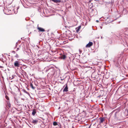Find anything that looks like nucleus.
<instances>
[{
  "instance_id": "2eb2a0df",
  "label": "nucleus",
  "mask_w": 128,
  "mask_h": 128,
  "mask_svg": "<svg viewBox=\"0 0 128 128\" xmlns=\"http://www.w3.org/2000/svg\"><path fill=\"white\" fill-rule=\"evenodd\" d=\"M6 98V99H7V100H8V97H7V98Z\"/></svg>"
},
{
  "instance_id": "f3484780",
  "label": "nucleus",
  "mask_w": 128,
  "mask_h": 128,
  "mask_svg": "<svg viewBox=\"0 0 128 128\" xmlns=\"http://www.w3.org/2000/svg\"><path fill=\"white\" fill-rule=\"evenodd\" d=\"M79 51L80 52V50H79Z\"/></svg>"
},
{
  "instance_id": "dca6fc26",
  "label": "nucleus",
  "mask_w": 128,
  "mask_h": 128,
  "mask_svg": "<svg viewBox=\"0 0 128 128\" xmlns=\"http://www.w3.org/2000/svg\"><path fill=\"white\" fill-rule=\"evenodd\" d=\"M96 21V22H98V20H97Z\"/></svg>"
},
{
  "instance_id": "6e6552de",
  "label": "nucleus",
  "mask_w": 128,
  "mask_h": 128,
  "mask_svg": "<svg viewBox=\"0 0 128 128\" xmlns=\"http://www.w3.org/2000/svg\"><path fill=\"white\" fill-rule=\"evenodd\" d=\"M36 113V110L35 109H34L32 112V114L33 116H34Z\"/></svg>"
},
{
  "instance_id": "20e7f679",
  "label": "nucleus",
  "mask_w": 128,
  "mask_h": 128,
  "mask_svg": "<svg viewBox=\"0 0 128 128\" xmlns=\"http://www.w3.org/2000/svg\"><path fill=\"white\" fill-rule=\"evenodd\" d=\"M66 87L63 90V92H66L68 91V85L67 84H65Z\"/></svg>"
},
{
  "instance_id": "f03ea898",
  "label": "nucleus",
  "mask_w": 128,
  "mask_h": 128,
  "mask_svg": "<svg viewBox=\"0 0 128 128\" xmlns=\"http://www.w3.org/2000/svg\"><path fill=\"white\" fill-rule=\"evenodd\" d=\"M37 28L39 30V31L44 32L45 30L44 28L38 26Z\"/></svg>"
},
{
  "instance_id": "423d86ee",
  "label": "nucleus",
  "mask_w": 128,
  "mask_h": 128,
  "mask_svg": "<svg viewBox=\"0 0 128 128\" xmlns=\"http://www.w3.org/2000/svg\"><path fill=\"white\" fill-rule=\"evenodd\" d=\"M100 123H102L105 120V118H100Z\"/></svg>"
},
{
  "instance_id": "f8f14e48",
  "label": "nucleus",
  "mask_w": 128,
  "mask_h": 128,
  "mask_svg": "<svg viewBox=\"0 0 128 128\" xmlns=\"http://www.w3.org/2000/svg\"><path fill=\"white\" fill-rule=\"evenodd\" d=\"M124 31H128V28H126L124 30Z\"/></svg>"
},
{
  "instance_id": "9b49d317",
  "label": "nucleus",
  "mask_w": 128,
  "mask_h": 128,
  "mask_svg": "<svg viewBox=\"0 0 128 128\" xmlns=\"http://www.w3.org/2000/svg\"><path fill=\"white\" fill-rule=\"evenodd\" d=\"M53 124L54 126H56L57 125V123L56 122H53Z\"/></svg>"
},
{
  "instance_id": "39448f33",
  "label": "nucleus",
  "mask_w": 128,
  "mask_h": 128,
  "mask_svg": "<svg viewBox=\"0 0 128 128\" xmlns=\"http://www.w3.org/2000/svg\"><path fill=\"white\" fill-rule=\"evenodd\" d=\"M31 122L34 124H36L38 122V120H31Z\"/></svg>"
},
{
  "instance_id": "9d476101",
  "label": "nucleus",
  "mask_w": 128,
  "mask_h": 128,
  "mask_svg": "<svg viewBox=\"0 0 128 128\" xmlns=\"http://www.w3.org/2000/svg\"><path fill=\"white\" fill-rule=\"evenodd\" d=\"M81 28V26H78L77 28H76V32H78L79 30H80V29Z\"/></svg>"
},
{
  "instance_id": "7ed1b4c3",
  "label": "nucleus",
  "mask_w": 128,
  "mask_h": 128,
  "mask_svg": "<svg viewBox=\"0 0 128 128\" xmlns=\"http://www.w3.org/2000/svg\"><path fill=\"white\" fill-rule=\"evenodd\" d=\"M14 65L16 67H18L19 66V64L18 61H16L14 62Z\"/></svg>"
},
{
  "instance_id": "f257e3e1",
  "label": "nucleus",
  "mask_w": 128,
  "mask_h": 128,
  "mask_svg": "<svg viewBox=\"0 0 128 128\" xmlns=\"http://www.w3.org/2000/svg\"><path fill=\"white\" fill-rule=\"evenodd\" d=\"M93 44V43L92 42H90L86 46L87 47L89 48L92 46Z\"/></svg>"
},
{
  "instance_id": "ddd939ff",
  "label": "nucleus",
  "mask_w": 128,
  "mask_h": 128,
  "mask_svg": "<svg viewBox=\"0 0 128 128\" xmlns=\"http://www.w3.org/2000/svg\"><path fill=\"white\" fill-rule=\"evenodd\" d=\"M24 92L26 93V94H28V92H27L25 90H24Z\"/></svg>"
},
{
  "instance_id": "4468645a",
  "label": "nucleus",
  "mask_w": 128,
  "mask_h": 128,
  "mask_svg": "<svg viewBox=\"0 0 128 128\" xmlns=\"http://www.w3.org/2000/svg\"><path fill=\"white\" fill-rule=\"evenodd\" d=\"M12 52L13 53H15V52L14 51H12Z\"/></svg>"
},
{
  "instance_id": "0eeeda50",
  "label": "nucleus",
  "mask_w": 128,
  "mask_h": 128,
  "mask_svg": "<svg viewBox=\"0 0 128 128\" xmlns=\"http://www.w3.org/2000/svg\"><path fill=\"white\" fill-rule=\"evenodd\" d=\"M61 58L62 59L64 60L66 58V56L64 54L61 56Z\"/></svg>"
},
{
  "instance_id": "1a4fd4ad",
  "label": "nucleus",
  "mask_w": 128,
  "mask_h": 128,
  "mask_svg": "<svg viewBox=\"0 0 128 128\" xmlns=\"http://www.w3.org/2000/svg\"><path fill=\"white\" fill-rule=\"evenodd\" d=\"M30 86L32 88L33 90H34L35 88V87H34L32 83L30 82Z\"/></svg>"
}]
</instances>
